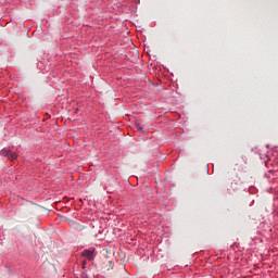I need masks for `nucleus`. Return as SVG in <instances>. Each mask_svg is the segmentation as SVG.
<instances>
[{
    "label": "nucleus",
    "mask_w": 278,
    "mask_h": 278,
    "mask_svg": "<svg viewBox=\"0 0 278 278\" xmlns=\"http://www.w3.org/2000/svg\"><path fill=\"white\" fill-rule=\"evenodd\" d=\"M67 224L72 229L76 230L77 232H83L84 230L87 229L85 225H81L73 219H68Z\"/></svg>",
    "instance_id": "1"
},
{
    "label": "nucleus",
    "mask_w": 278,
    "mask_h": 278,
    "mask_svg": "<svg viewBox=\"0 0 278 278\" xmlns=\"http://www.w3.org/2000/svg\"><path fill=\"white\" fill-rule=\"evenodd\" d=\"M81 256L92 261L96 257L94 250H83Z\"/></svg>",
    "instance_id": "2"
},
{
    "label": "nucleus",
    "mask_w": 278,
    "mask_h": 278,
    "mask_svg": "<svg viewBox=\"0 0 278 278\" xmlns=\"http://www.w3.org/2000/svg\"><path fill=\"white\" fill-rule=\"evenodd\" d=\"M1 153L7 156L10 161H15L17 159V155L14 152H11L10 150H2Z\"/></svg>",
    "instance_id": "3"
},
{
    "label": "nucleus",
    "mask_w": 278,
    "mask_h": 278,
    "mask_svg": "<svg viewBox=\"0 0 278 278\" xmlns=\"http://www.w3.org/2000/svg\"><path fill=\"white\" fill-rule=\"evenodd\" d=\"M109 266H110V267H109L106 270L113 269V267H114V262L109 261Z\"/></svg>",
    "instance_id": "4"
},
{
    "label": "nucleus",
    "mask_w": 278,
    "mask_h": 278,
    "mask_svg": "<svg viewBox=\"0 0 278 278\" xmlns=\"http://www.w3.org/2000/svg\"><path fill=\"white\" fill-rule=\"evenodd\" d=\"M86 264H87V262L83 261V263H81L83 268H86Z\"/></svg>",
    "instance_id": "5"
},
{
    "label": "nucleus",
    "mask_w": 278,
    "mask_h": 278,
    "mask_svg": "<svg viewBox=\"0 0 278 278\" xmlns=\"http://www.w3.org/2000/svg\"><path fill=\"white\" fill-rule=\"evenodd\" d=\"M137 128H138V130H142V127L139 126V124L137 125Z\"/></svg>",
    "instance_id": "6"
}]
</instances>
